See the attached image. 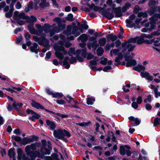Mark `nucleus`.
Returning <instances> with one entry per match:
<instances>
[{
	"instance_id": "nucleus-1",
	"label": "nucleus",
	"mask_w": 160,
	"mask_h": 160,
	"mask_svg": "<svg viewBox=\"0 0 160 160\" xmlns=\"http://www.w3.org/2000/svg\"><path fill=\"white\" fill-rule=\"evenodd\" d=\"M60 38L62 39L63 41H59L57 43L55 44L53 46V48L55 52V54L56 57L60 60L59 63L62 64L61 60L63 59L64 57V55L67 54V51L65 50L63 46L64 45V42L65 40V38L63 35H60ZM52 63L55 65H58L59 62L56 59H54L52 61Z\"/></svg>"
},
{
	"instance_id": "nucleus-2",
	"label": "nucleus",
	"mask_w": 160,
	"mask_h": 160,
	"mask_svg": "<svg viewBox=\"0 0 160 160\" xmlns=\"http://www.w3.org/2000/svg\"><path fill=\"white\" fill-rule=\"evenodd\" d=\"M87 23L86 21L82 22V24L76 21L72 26H68L66 31H64L63 33L67 36L70 35L72 33L77 37L82 32V29H86L88 28V27Z\"/></svg>"
},
{
	"instance_id": "nucleus-3",
	"label": "nucleus",
	"mask_w": 160,
	"mask_h": 160,
	"mask_svg": "<svg viewBox=\"0 0 160 160\" xmlns=\"http://www.w3.org/2000/svg\"><path fill=\"white\" fill-rule=\"evenodd\" d=\"M144 41V38L141 35L140 37H136L134 38H131L128 41H125L122 44V52L123 53L128 51L131 52L133 51L135 47V46L132 45L130 43H136L138 44H142Z\"/></svg>"
},
{
	"instance_id": "nucleus-4",
	"label": "nucleus",
	"mask_w": 160,
	"mask_h": 160,
	"mask_svg": "<svg viewBox=\"0 0 160 160\" xmlns=\"http://www.w3.org/2000/svg\"><path fill=\"white\" fill-rule=\"evenodd\" d=\"M41 145V143H36L31 144L30 145H27L25 148V151L27 155L29 156L32 159H33L36 157H40V154L37 152H34L32 150H35L37 147H39Z\"/></svg>"
},
{
	"instance_id": "nucleus-5",
	"label": "nucleus",
	"mask_w": 160,
	"mask_h": 160,
	"mask_svg": "<svg viewBox=\"0 0 160 160\" xmlns=\"http://www.w3.org/2000/svg\"><path fill=\"white\" fill-rule=\"evenodd\" d=\"M158 21H143L140 22L142 26H145L146 27L150 28H143L142 29L141 31L143 32H146L148 30L151 31L154 29L156 27V25L160 23V22H158Z\"/></svg>"
},
{
	"instance_id": "nucleus-6",
	"label": "nucleus",
	"mask_w": 160,
	"mask_h": 160,
	"mask_svg": "<svg viewBox=\"0 0 160 160\" xmlns=\"http://www.w3.org/2000/svg\"><path fill=\"white\" fill-rule=\"evenodd\" d=\"M58 23V28L56 26H55L54 25L52 26L49 27V25H47L48 27L49 28V29L50 30V36H53L55 33H58L60 32L61 30H62L65 28V25L64 24L65 21H57Z\"/></svg>"
},
{
	"instance_id": "nucleus-7",
	"label": "nucleus",
	"mask_w": 160,
	"mask_h": 160,
	"mask_svg": "<svg viewBox=\"0 0 160 160\" xmlns=\"http://www.w3.org/2000/svg\"><path fill=\"white\" fill-rule=\"evenodd\" d=\"M13 18L15 20L22 19L26 20H37V18L33 16H31L29 17L26 15L24 12H19L17 11H16L14 12Z\"/></svg>"
},
{
	"instance_id": "nucleus-8",
	"label": "nucleus",
	"mask_w": 160,
	"mask_h": 160,
	"mask_svg": "<svg viewBox=\"0 0 160 160\" xmlns=\"http://www.w3.org/2000/svg\"><path fill=\"white\" fill-rule=\"evenodd\" d=\"M28 23L30 24L28 25V28L30 32L32 34H36L39 35L43 31V28L41 25L37 24L36 25V28L38 29V31L36 30L33 27L34 21H25Z\"/></svg>"
},
{
	"instance_id": "nucleus-9",
	"label": "nucleus",
	"mask_w": 160,
	"mask_h": 160,
	"mask_svg": "<svg viewBox=\"0 0 160 160\" xmlns=\"http://www.w3.org/2000/svg\"><path fill=\"white\" fill-rule=\"evenodd\" d=\"M53 135L55 138L61 140L63 139L64 136L70 137V134L69 132L65 129L60 128L54 130L53 132Z\"/></svg>"
},
{
	"instance_id": "nucleus-10",
	"label": "nucleus",
	"mask_w": 160,
	"mask_h": 160,
	"mask_svg": "<svg viewBox=\"0 0 160 160\" xmlns=\"http://www.w3.org/2000/svg\"><path fill=\"white\" fill-rule=\"evenodd\" d=\"M130 52H127L126 51L124 52L123 54L124 57L125 58V61L127 62L126 66L127 67L134 66L137 64L136 61L134 59L130 60L133 58V57L135 55L134 53L131 52L130 53Z\"/></svg>"
},
{
	"instance_id": "nucleus-11",
	"label": "nucleus",
	"mask_w": 160,
	"mask_h": 160,
	"mask_svg": "<svg viewBox=\"0 0 160 160\" xmlns=\"http://www.w3.org/2000/svg\"><path fill=\"white\" fill-rule=\"evenodd\" d=\"M41 142L43 144L40 151L41 154L49 155L50 153V151L52 149L50 142L49 141L48 142L47 147L48 148H47L45 146L46 144V141L45 140H43L41 141Z\"/></svg>"
},
{
	"instance_id": "nucleus-12",
	"label": "nucleus",
	"mask_w": 160,
	"mask_h": 160,
	"mask_svg": "<svg viewBox=\"0 0 160 160\" xmlns=\"http://www.w3.org/2000/svg\"><path fill=\"white\" fill-rule=\"evenodd\" d=\"M34 40L38 42L40 45H43L44 46H50L48 40L44 37H41L40 38L34 36L33 37Z\"/></svg>"
},
{
	"instance_id": "nucleus-13",
	"label": "nucleus",
	"mask_w": 160,
	"mask_h": 160,
	"mask_svg": "<svg viewBox=\"0 0 160 160\" xmlns=\"http://www.w3.org/2000/svg\"><path fill=\"white\" fill-rule=\"evenodd\" d=\"M81 52V50H77L76 51H75V49L73 48H70L68 52V54L69 56H71V54H73L74 55H77V60L80 62H82L83 61V59L82 58L80 57L78 55L80 54Z\"/></svg>"
},
{
	"instance_id": "nucleus-14",
	"label": "nucleus",
	"mask_w": 160,
	"mask_h": 160,
	"mask_svg": "<svg viewBox=\"0 0 160 160\" xmlns=\"http://www.w3.org/2000/svg\"><path fill=\"white\" fill-rule=\"evenodd\" d=\"M140 21H125L126 26L128 28L137 27L140 26Z\"/></svg>"
},
{
	"instance_id": "nucleus-15",
	"label": "nucleus",
	"mask_w": 160,
	"mask_h": 160,
	"mask_svg": "<svg viewBox=\"0 0 160 160\" xmlns=\"http://www.w3.org/2000/svg\"><path fill=\"white\" fill-rule=\"evenodd\" d=\"M26 112L27 114H31L32 116L30 117L29 118V119L33 121H35V119L39 118L40 117V116L39 115L36 113L32 110L29 109H28L27 110Z\"/></svg>"
},
{
	"instance_id": "nucleus-16",
	"label": "nucleus",
	"mask_w": 160,
	"mask_h": 160,
	"mask_svg": "<svg viewBox=\"0 0 160 160\" xmlns=\"http://www.w3.org/2000/svg\"><path fill=\"white\" fill-rule=\"evenodd\" d=\"M102 14L108 19H111L114 17V14L112 10H105L103 9Z\"/></svg>"
},
{
	"instance_id": "nucleus-17",
	"label": "nucleus",
	"mask_w": 160,
	"mask_h": 160,
	"mask_svg": "<svg viewBox=\"0 0 160 160\" xmlns=\"http://www.w3.org/2000/svg\"><path fill=\"white\" fill-rule=\"evenodd\" d=\"M17 152L18 155V158L19 160H27V158L23 152L22 149L20 148L17 149Z\"/></svg>"
},
{
	"instance_id": "nucleus-18",
	"label": "nucleus",
	"mask_w": 160,
	"mask_h": 160,
	"mask_svg": "<svg viewBox=\"0 0 160 160\" xmlns=\"http://www.w3.org/2000/svg\"><path fill=\"white\" fill-rule=\"evenodd\" d=\"M87 5L90 9H93L94 11L96 12L99 11V12H101V13L103 10V8L96 6L93 4H87Z\"/></svg>"
},
{
	"instance_id": "nucleus-19",
	"label": "nucleus",
	"mask_w": 160,
	"mask_h": 160,
	"mask_svg": "<svg viewBox=\"0 0 160 160\" xmlns=\"http://www.w3.org/2000/svg\"><path fill=\"white\" fill-rule=\"evenodd\" d=\"M38 48L39 46L38 44L36 43H34L33 44V46L30 47V50L32 52L38 53Z\"/></svg>"
},
{
	"instance_id": "nucleus-20",
	"label": "nucleus",
	"mask_w": 160,
	"mask_h": 160,
	"mask_svg": "<svg viewBox=\"0 0 160 160\" xmlns=\"http://www.w3.org/2000/svg\"><path fill=\"white\" fill-rule=\"evenodd\" d=\"M31 142H32L31 138H24L22 139L20 143L22 145H25Z\"/></svg>"
},
{
	"instance_id": "nucleus-21",
	"label": "nucleus",
	"mask_w": 160,
	"mask_h": 160,
	"mask_svg": "<svg viewBox=\"0 0 160 160\" xmlns=\"http://www.w3.org/2000/svg\"><path fill=\"white\" fill-rule=\"evenodd\" d=\"M46 122L47 125L49 127L50 129L54 131L56 127L55 123L48 119L46 120Z\"/></svg>"
},
{
	"instance_id": "nucleus-22",
	"label": "nucleus",
	"mask_w": 160,
	"mask_h": 160,
	"mask_svg": "<svg viewBox=\"0 0 160 160\" xmlns=\"http://www.w3.org/2000/svg\"><path fill=\"white\" fill-rule=\"evenodd\" d=\"M8 155L10 158L13 159V160H16L14 148H11L9 150L8 152Z\"/></svg>"
},
{
	"instance_id": "nucleus-23",
	"label": "nucleus",
	"mask_w": 160,
	"mask_h": 160,
	"mask_svg": "<svg viewBox=\"0 0 160 160\" xmlns=\"http://www.w3.org/2000/svg\"><path fill=\"white\" fill-rule=\"evenodd\" d=\"M33 4L32 1H29L28 3L27 6L24 9V11L26 12H28L30 9L33 8Z\"/></svg>"
},
{
	"instance_id": "nucleus-24",
	"label": "nucleus",
	"mask_w": 160,
	"mask_h": 160,
	"mask_svg": "<svg viewBox=\"0 0 160 160\" xmlns=\"http://www.w3.org/2000/svg\"><path fill=\"white\" fill-rule=\"evenodd\" d=\"M125 147L128 149H130V148L129 147L125 145L124 146H120V153L121 155H125L126 154V150L125 148Z\"/></svg>"
},
{
	"instance_id": "nucleus-25",
	"label": "nucleus",
	"mask_w": 160,
	"mask_h": 160,
	"mask_svg": "<svg viewBox=\"0 0 160 160\" xmlns=\"http://www.w3.org/2000/svg\"><path fill=\"white\" fill-rule=\"evenodd\" d=\"M46 0H41L39 3V6L41 8H44L49 6V3L46 2Z\"/></svg>"
},
{
	"instance_id": "nucleus-26",
	"label": "nucleus",
	"mask_w": 160,
	"mask_h": 160,
	"mask_svg": "<svg viewBox=\"0 0 160 160\" xmlns=\"http://www.w3.org/2000/svg\"><path fill=\"white\" fill-rule=\"evenodd\" d=\"M68 59L69 58L66 57L64 58V60L63 61V64L65 66V68L66 69H68L70 67V65L68 62Z\"/></svg>"
},
{
	"instance_id": "nucleus-27",
	"label": "nucleus",
	"mask_w": 160,
	"mask_h": 160,
	"mask_svg": "<svg viewBox=\"0 0 160 160\" xmlns=\"http://www.w3.org/2000/svg\"><path fill=\"white\" fill-rule=\"evenodd\" d=\"M88 39L87 35L85 34L81 35L78 38L79 41H81L82 42H85Z\"/></svg>"
},
{
	"instance_id": "nucleus-28",
	"label": "nucleus",
	"mask_w": 160,
	"mask_h": 160,
	"mask_svg": "<svg viewBox=\"0 0 160 160\" xmlns=\"http://www.w3.org/2000/svg\"><path fill=\"white\" fill-rule=\"evenodd\" d=\"M106 37L108 40H110L112 42L115 41L117 38V37L116 35H114L112 34L108 35Z\"/></svg>"
},
{
	"instance_id": "nucleus-29",
	"label": "nucleus",
	"mask_w": 160,
	"mask_h": 160,
	"mask_svg": "<svg viewBox=\"0 0 160 160\" xmlns=\"http://www.w3.org/2000/svg\"><path fill=\"white\" fill-rule=\"evenodd\" d=\"M115 16L116 17H120L122 15L121 9L119 8L116 9L115 11Z\"/></svg>"
},
{
	"instance_id": "nucleus-30",
	"label": "nucleus",
	"mask_w": 160,
	"mask_h": 160,
	"mask_svg": "<svg viewBox=\"0 0 160 160\" xmlns=\"http://www.w3.org/2000/svg\"><path fill=\"white\" fill-rule=\"evenodd\" d=\"M134 68L135 70L139 72L144 71L145 70V67L140 64L138 65L136 67H134Z\"/></svg>"
},
{
	"instance_id": "nucleus-31",
	"label": "nucleus",
	"mask_w": 160,
	"mask_h": 160,
	"mask_svg": "<svg viewBox=\"0 0 160 160\" xmlns=\"http://www.w3.org/2000/svg\"><path fill=\"white\" fill-rule=\"evenodd\" d=\"M150 8L148 10V12L150 15H152L157 9V7H149Z\"/></svg>"
},
{
	"instance_id": "nucleus-32",
	"label": "nucleus",
	"mask_w": 160,
	"mask_h": 160,
	"mask_svg": "<svg viewBox=\"0 0 160 160\" xmlns=\"http://www.w3.org/2000/svg\"><path fill=\"white\" fill-rule=\"evenodd\" d=\"M131 121H133L137 125H138L140 122V121L137 118H135L134 117L131 116L128 118Z\"/></svg>"
},
{
	"instance_id": "nucleus-33",
	"label": "nucleus",
	"mask_w": 160,
	"mask_h": 160,
	"mask_svg": "<svg viewBox=\"0 0 160 160\" xmlns=\"http://www.w3.org/2000/svg\"><path fill=\"white\" fill-rule=\"evenodd\" d=\"M119 51L120 49H112L110 51V56L112 57L113 54L115 56L117 55L119 53Z\"/></svg>"
},
{
	"instance_id": "nucleus-34",
	"label": "nucleus",
	"mask_w": 160,
	"mask_h": 160,
	"mask_svg": "<svg viewBox=\"0 0 160 160\" xmlns=\"http://www.w3.org/2000/svg\"><path fill=\"white\" fill-rule=\"evenodd\" d=\"M31 104L32 105L33 107H34L38 109L41 108L42 109H44V107L38 103L33 102Z\"/></svg>"
},
{
	"instance_id": "nucleus-35",
	"label": "nucleus",
	"mask_w": 160,
	"mask_h": 160,
	"mask_svg": "<svg viewBox=\"0 0 160 160\" xmlns=\"http://www.w3.org/2000/svg\"><path fill=\"white\" fill-rule=\"evenodd\" d=\"M158 1H155L154 0H150L148 5L149 7H156L155 6L156 4H158Z\"/></svg>"
},
{
	"instance_id": "nucleus-36",
	"label": "nucleus",
	"mask_w": 160,
	"mask_h": 160,
	"mask_svg": "<svg viewBox=\"0 0 160 160\" xmlns=\"http://www.w3.org/2000/svg\"><path fill=\"white\" fill-rule=\"evenodd\" d=\"M157 114L158 116L160 117V111L158 112ZM160 124V118H156L155 119L154 123V126H155L159 124Z\"/></svg>"
},
{
	"instance_id": "nucleus-37",
	"label": "nucleus",
	"mask_w": 160,
	"mask_h": 160,
	"mask_svg": "<svg viewBox=\"0 0 160 160\" xmlns=\"http://www.w3.org/2000/svg\"><path fill=\"white\" fill-rule=\"evenodd\" d=\"M131 6V4L129 2H127L125 4V5L122 8V11L123 12L126 11Z\"/></svg>"
},
{
	"instance_id": "nucleus-38",
	"label": "nucleus",
	"mask_w": 160,
	"mask_h": 160,
	"mask_svg": "<svg viewBox=\"0 0 160 160\" xmlns=\"http://www.w3.org/2000/svg\"><path fill=\"white\" fill-rule=\"evenodd\" d=\"M106 39L105 38H100L98 40V43L101 46H104L106 43Z\"/></svg>"
},
{
	"instance_id": "nucleus-39",
	"label": "nucleus",
	"mask_w": 160,
	"mask_h": 160,
	"mask_svg": "<svg viewBox=\"0 0 160 160\" xmlns=\"http://www.w3.org/2000/svg\"><path fill=\"white\" fill-rule=\"evenodd\" d=\"M12 26L13 27H14L13 24L14 23H16L20 25H22L24 24L25 23V21H12Z\"/></svg>"
},
{
	"instance_id": "nucleus-40",
	"label": "nucleus",
	"mask_w": 160,
	"mask_h": 160,
	"mask_svg": "<svg viewBox=\"0 0 160 160\" xmlns=\"http://www.w3.org/2000/svg\"><path fill=\"white\" fill-rule=\"evenodd\" d=\"M12 106L15 109L18 111L19 108L22 106V103L16 104L15 102H14L12 104Z\"/></svg>"
},
{
	"instance_id": "nucleus-41",
	"label": "nucleus",
	"mask_w": 160,
	"mask_h": 160,
	"mask_svg": "<svg viewBox=\"0 0 160 160\" xmlns=\"http://www.w3.org/2000/svg\"><path fill=\"white\" fill-rule=\"evenodd\" d=\"M95 99L92 98H88L87 99V103L88 105H92L95 101Z\"/></svg>"
},
{
	"instance_id": "nucleus-42",
	"label": "nucleus",
	"mask_w": 160,
	"mask_h": 160,
	"mask_svg": "<svg viewBox=\"0 0 160 160\" xmlns=\"http://www.w3.org/2000/svg\"><path fill=\"white\" fill-rule=\"evenodd\" d=\"M97 52L98 55L101 56L102 55L103 53L104 50L102 48L99 47L97 49Z\"/></svg>"
},
{
	"instance_id": "nucleus-43",
	"label": "nucleus",
	"mask_w": 160,
	"mask_h": 160,
	"mask_svg": "<svg viewBox=\"0 0 160 160\" xmlns=\"http://www.w3.org/2000/svg\"><path fill=\"white\" fill-rule=\"evenodd\" d=\"M147 16L148 14L146 12H140L138 13V17L139 18L142 17L143 18H145L147 17Z\"/></svg>"
},
{
	"instance_id": "nucleus-44",
	"label": "nucleus",
	"mask_w": 160,
	"mask_h": 160,
	"mask_svg": "<svg viewBox=\"0 0 160 160\" xmlns=\"http://www.w3.org/2000/svg\"><path fill=\"white\" fill-rule=\"evenodd\" d=\"M152 97L151 95H148L147 98H145L144 100V102L145 103L150 102H151L152 100Z\"/></svg>"
},
{
	"instance_id": "nucleus-45",
	"label": "nucleus",
	"mask_w": 160,
	"mask_h": 160,
	"mask_svg": "<svg viewBox=\"0 0 160 160\" xmlns=\"http://www.w3.org/2000/svg\"><path fill=\"white\" fill-rule=\"evenodd\" d=\"M63 96V94L60 93H55L52 94V97L55 98H61Z\"/></svg>"
},
{
	"instance_id": "nucleus-46",
	"label": "nucleus",
	"mask_w": 160,
	"mask_h": 160,
	"mask_svg": "<svg viewBox=\"0 0 160 160\" xmlns=\"http://www.w3.org/2000/svg\"><path fill=\"white\" fill-rule=\"evenodd\" d=\"M99 59L98 58H95L93 60H91L90 61V64L94 65H96L97 64V62L98 61Z\"/></svg>"
},
{
	"instance_id": "nucleus-47",
	"label": "nucleus",
	"mask_w": 160,
	"mask_h": 160,
	"mask_svg": "<svg viewBox=\"0 0 160 160\" xmlns=\"http://www.w3.org/2000/svg\"><path fill=\"white\" fill-rule=\"evenodd\" d=\"M130 85L128 84L126 85H124L123 87V91L125 92H128L129 91V88H130Z\"/></svg>"
},
{
	"instance_id": "nucleus-48",
	"label": "nucleus",
	"mask_w": 160,
	"mask_h": 160,
	"mask_svg": "<svg viewBox=\"0 0 160 160\" xmlns=\"http://www.w3.org/2000/svg\"><path fill=\"white\" fill-rule=\"evenodd\" d=\"M151 20H157L158 19H160V13L154 14Z\"/></svg>"
},
{
	"instance_id": "nucleus-49",
	"label": "nucleus",
	"mask_w": 160,
	"mask_h": 160,
	"mask_svg": "<svg viewBox=\"0 0 160 160\" xmlns=\"http://www.w3.org/2000/svg\"><path fill=\"white\" fill-rule=\"evenodd\" d=\"M12 10H9V12L5 14V16L6 17L9 18L11 17L12 15Z\"/></svg>"
},
{
	"instance_id": "nucleus-50",
	"label": "nucleus",
	"mask_w": 160,
	"mask_h": 160,
	"mask_svg": "<svg viewBox=\"0 0 160 160\" xmlns=\"http://www.w3.org/2000/svg\"><path fill=\"white\" fill-rule=\"evenodd\" d=\"M149 73L147 72H141L140 73L141 76L143 78H147Z\"/></svg>"
},
{
	"instance_id": "nucleus-51",
	"label": "nucleus",
	"mask_w": 160,
	"mask_h": 160,
	"mask_svg": "<svg viewBox=\"0 0 160 160\" xmlns=\"http://www.w3.org/2000/svg\"><path fill=\"white\" fill-rule=\"evenodd\" d=\"M107 61V59L106 58H102L101 59L100 63L103 65L106 64Z\"/></svg>"
},
{
	"instance_id": "nucleus-52",
	"label": "nucleus",
	"mask_w": 160,
	"mask_h": 160,
	"mask_svg": "<svg viewBox=\"0 0 160 160\" xmlns=\"http://www.w3.org/2000/svg\"><path fill=\"white\" fill-rule=\"evenodd\" d=\"M67 97L68 98V99H67L66 98H65V99H66L67 101L69 103H71L72 101H73V98L72 97H71L69 95H68L67 96Z\"/></svg>"
},
{
	"instance_id": "nucleus-53",
	"label": "nucleus",
	"mask_w": 160,
	"mask_h": 160,
	"mask_svg": "<svg viewBox=\"0 0 160 160\" xmlns=\"http://www.w3.org/2000/svg\"><path fill=\"white\" fill-rule=\"evenodd\" d=\"M12 138L14 139V140L17 142H20L21 141L22 139L21 138L18 136H13L12 137Z\"/></svg>"
},
{
	"instance_id": "nucleus-54",
	"label": "nucleus",
	"mask_w": 160,
	"mask_h": 160,
	"mask_svg": "<svg viewBox=\"0 0 160 160\" xmlns=\"http://www.w3.org/2000/svg\"><path fill=\"white\" fill-rule=\"evenodd\" d=\"M142 37H143L144 39V38H147L149 39L151 38H152L151 34H143L142 35Z\"/></svg>"
},
{
	"instance_id": "nucleus-55",
	"label": "nucleus",
	"mask_w": 160,
	"mask_h": 160,
	"mask_svg": "<svg viewBox=\"0 0 160 160\" xmlns=\"http://www.w3.org/2000/svg\"><path fill=\"white\" fill-rule=\"evenodd\" d=\"M141 9L138 6L136 5L134 7V12L135 13H137Z\"/></svg>"
},
{
	"instance_id": "nucleus-56",
	"label": "nucleus",
	"mask_w": 160,
	"mask_h": 160,
	"mask_svg": "<svg viewBox=\"0 0 160 160\" xmlns=\"http://www.w3.org/2000/svg\"><path fill=\"white\" fill-rule=\"evenodd\" d=\"M82 55L84 58L86 56L87 49L86 48L82 49Z\"/></svg>"
},
{
	"instance_id": "nucleus-57",
	"label": "nucleus",
	"mask_w": 160,
	"mask_h": 160,
	"mask_svg": "<svg viewBox=\"0 0 160 160\" xmlns=\"http://www.w3.org/2000/svg\"><path fill=\"white\" fill-rule=\"evenodd\" d=\"M15 7L16 9H19L21 8L22 4L19 2H18L15 5Z\"/></svg>"
},
{
	"instance_id": "nucleus-58",
	"label": "nucleus",
	"mask_w": 160,
	"mask_h": 160,
	"mask_svg": "<svg viewBox=\"0 0 160 160\" xmlns=\"http://www.w3.org/2000/svg\"><path fill=\"white\" fill-rule=\"evenodd\" d=\"M92 47L93 48H96L98 46V45L97 43V40H95L92 43H91Z\"/></svg>"
},
{
	"instance_id": "nucleus-59",
	"label": "nucleus",
	"mask_w": 160,
	"mask_h": 160,
	"mask_svg": "<svg viewBox=\"0 0 160 160\" xmlns=\"http://www.w3.org/2000/svg\"><path fill=\"white\" fill-rule=\"evenodd\" d=\"M115 46L116 47H118L121 44H122V43L121 44V41L119 40H117L115 42ZM122 48H121V50H122Z\"/></svg>"
},
{
	"instance_id": "nucleus-60",
	"label": "nucleus",
	"mask_w": 160,
	"mask_h": 160,
	"mask_svg": "<svg viewBox=\"0 0 160 160\" xmlns=\"http://www.w3.org/2000/svg\"><path fill=\"white\" fill-rule=\"evenodd\" d=\"M51 52L50 51L48 52L46 54L45 59L46 60H48L51 57Z\"/></svg>"
},
{
	"instance_id": "nucleus-61",
	"label": "nucleus",
	"mask_w": 160,
	"mask_h": 160,
	"mask_svg": "<svg viewBox=\"0 0 160 160\" xmlns=\"http://www.w3.org/2000/svg\"><path fill=\"white\" fill-rule=\"evenodd\" d=\"M142 102V97L141 96H139L137 98V102L138 104H141Z\"/></svg>"
},
{
	"instance_id": "nucleus-62",
	"label": "nucleus",
	"mask_w": 160,
	"mask_h": 160,
	"mask_svg": "<svg viewBox=\"0 0 160 160\" xmlns=\"http://www.w3.org/2000/svg\"><path fill=\"white\" fill-rule=\"evenodd\" d=\"M111 69V67L110 66H108L105 67L103 69V70L105 72H108V70Z\"/></svg>"
},
{
	"instance_id": "nucleus-63",
	"label": "nucleus",
	"mask_w": 160,
	"mask_h": 160,
	"mask_svg": "<svg viewBox=\"0 0 160 160\" xmlns=\"http://www.w3.org/2000/svg\"><path fill=\"white\" fill-rule=\"evenodd\" d=\"M77 61L76 58L73 57H72L71 59L69 60V62L70 63L72 64L74 62H75Z\"/></svg>"
},
{
	"instance_id": "nucleus-64",
	"label": "nucleus",
	"mask_w": 160,
	"mask_h": 160,
	"mask_svg": "<svg viewBox=\"0 0 160 160\" xmlns=\"http://www.w3.org/2000/svg\"><path fill=\"white\" fill-rule=\"evenodd\" d=\"M56 102L59 104L62 105L65 103V102L62 99L58 100H56Z\"/></svg>"
}]
</instances>
